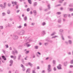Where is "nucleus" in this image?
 <instances>
[{"label": "nucleus", "instance_id": "nucleus-1", "mask_svg": "<svg viewBox=\"0 0 73 73\" xmlns=\"http://www.w3.org/2000/svg\"><path fill=\"white\" fill-rule=\"evenodd\" d=\"M25 33V31L24 30H22L18 32L17 34L18 35L20 36L21 35H24Z\"/></svg>", "mask_w": 73, "mask_h": 73}, {"label": "nucleus", "instance_id": "nucleus-2", "mask_svg": "<svg viewBox=\"0 0 73 73\" xmlns=\"http://www.w3.org/2000/svg\"><path fill=\"white\" fill-rule=\"evenodd\" d=\"M14 51H13L12 52V53L15 56V53H17V54H18V51L15 48H14Z\"/></svg>", "mask_w": 73, "mask_h": 73}, {"label": "nucleus", "instance_id": "nucleus-3", "mask_svg": "<svg viewBox=\"0 0 73 73\" xmlns=\"http://www.w3.org/2000/svg\"><path fill=\"white\" fill-rule=\"evenodd\" d=\"M25 41L26 42H27V44H29V43H30L29 42H31V41H32V39H27V40H25Z\"/></svg>", "mask_w": 73, "mask_h": 73}, {"label": "nucleus", "instance_id": "nucleus-4", "mask_svg": "<svg viewBox=\"0 0 73 73\" xmlns=\"http://www.w3.org/2000/svg\"><path fill=\"white\" fill-rule=\"evenodd\" d=\"M48 68H47V70H48V72H49L51 71V65L49 64L48 66Z\"/></svg>", "mask_w": 73, "mask_h": 73}, {"label": "nucleus", "instance_id": "nucleus-5", "mask_svg": "<svg viewBox=\"0 0 73 73\" xmlns=\"http://www.w3.org/2000/svg\"><path fill=\"white\" fill-rule=\"evenodd\" d=\"M14 40H17L19 38V36L17 35H15L13 37Z\"/></svg>", "mask_w": 73, "mask_h": 73}, {"label": "nucleus", "instance_id": "nucleus-6", "mask_svg": "<svg viewBox=\"0 0 73 73\" xmlns=\"http://www.w3.org/2000/svg\"><path fill=\"white\" fill-rule=\"evenodd\" d=\"M5 26L6 27H12V25L11 24L8 23Z\"/></svg>", "mask_w": 73, "mask_h": 73}, {"label": "nucleus", "instance_id": "nucleus-7", "mask_svg": "<svg viewBox=\"0 0 73 73\" xmlns=\"http://www.w3.org/2000/svg\"><path fill=\"white\" fill-rule=\"evenodd\" d=\"M57 68L58 69H61V65L59 64L58 66H57Z\"/></svg>", "mask_w": 73, "mask_h": 73}, {"label": "nucleus", "instance_id": "nucleus-8", "mask_svg": "<svg viewBox=\"0 0 73 73\" xmlns=\"http://www.w3.org/2000/svg\"><path fill=\"white\" fill-rule=\"evenodd\" d=\"M33 12L34 14V16H36V15H37V12H36V11L34 10L33 11Z\"/></svg>", "mask_w": 73, "mask_h": 73}, {"label": "nucleus", "instance_id": "nucleus-9", "mask_svg": "<svg viewBox=\"0 0 73 73\" xmlns=\"http://www.w3.org/2000/svg\"><path fill=\"white\" fill-rule=\"evenodd\" d=\"M7 3L6 2H5L4 3V5L3 6V7L2 8V9H4L5 8V7H6V4Z\"/></svg>", "mask_w": 73, "mask_h": 73}, {"label": "nucleus", "instance_id": "nucleus-10", "mask_svg": "<svg viewBox=\"0 0 73 73\" xmlns=\"http://www.w3.org/2000/svg\"><path fill=\"white\" fill-rule=\"evenodd\" d=\"M46 41H48V42H50V43H52V40H48V39H47V38L46 39Z\"/></svg>", "mask_w": 73, "mask_h": 73}, {"label": "nucleus", "instance_id": "nucleus-11", "mask_svg": "<svg viewBox=\"0 0 73 73\" xmlns=\"http://www.w3.org/2000/svg\"><path fill=\"white\" fill-rule=\"evenodd\" d=\"M24 19L25 21H27V16L25 17L24 18Z\"/></svg>", "mask_w": 73, "mask_h": 73}, {"label": "nucleus", "instance_id": "nucleus-12", "mask_svg": "<svg viewBox=\"0 0 73 73\" xmlns=\"http://www.w3.org/2000/svg\"><path fill=\"white\" fill-rule=\"evenodd\" d=\"M30 69L29 68L27 69L26 71L27 73H30Z\"/></svg>", "mask_w": 73, "mask_h": 73}, {"label": "nucleus", "instance_id": "nucleus-13", "mask_svg": "<svg viewBox=\"0 0 73 73\" xmlns=\"http://www.w3.org/2000/svg\"><path fill=\"white\" fill-rule=\"evenodd\" d=\"M12 4H15V5H17V2L16 1H15L14 2V1H12Z\"/></svg>", "mask_w": 73, "mask_h": 73}, {"label": "nucleus", "instance_id": "nucleus-14", "mask_svg": "<svg viewBox=\"0 0 73 73\" xmlns=\"http://www.w3.org/2000/svg\"><path fill=\"white\" fill-rule=\"evenodd\" d=\"M64 65L66 66V65H67V64H68V62H64Z\"/></svg>", "mask_w": 73, "mask_h": 73}, {"label": "nucleus", "instance_id": "nucleus-15", "mask_svg": "<svg viewBox=\"0 0 73 73\" xmlns=\"http://www.w3.org/2000/svg\"><path fill=\"white\" fill-rule=\"evenodd\" d=\"M58 23H61V18L59 19L58 21Z\"/></svg>", "mask_w": 73, "mask_h": 73}, {"label": "nucleus", "instance_id": "nucleus-16", "mask_svg": "<svg viewBox=\"0 0 73 73\" xmlns=\"http://www.w3.org/2000/svg\"><path fill=\"white\" fill-rule=\"evenodd\" d=\"M7 14H8V15H9V14H10V13H11V11H10V10H8L7 11Z\"/></svg>", "mask_w": 73, "mask_h": 73}, {"label": "nucleus", "instance_id": "nucleus-17", "mask_svg": "<svg viewBox=\"0 0 73 73\" xmlns=\"http://www.w3.org/2000/svg\"><path fill=\"white\" fill-rule=\"evenodd\" d=\"M28 43H27V42H26V43H25V44H26V45L27 46V47H29V46H31V45L30 44H28Z\"/></svg>", "mask_w": 73, "mask_h": 73}, {"label": "nucleus", "instance_id": "nucleus-18", "mask_svg": "<svg viewBox=\"0 0 73 73\" xmlns=\"http://www.w3.org/2000/svg\"><path fill=\"white\" fill-rule=\"evenodd\" d=\"M21 55L20 54H19L18 56V60H20V58H21Z\"/></svg>", "mask_w": 73, "mask_h": 73}, {"label": "nucleus", "instance_id": "nucleus-19", "mask_svg": "<svg viewBox=\"0 0 73 73\" xmlns=\"http://www.w3.org/2000/svg\"><path fill=\"white\" fill-rule=\"evenodd\" d=\"M2 58H3V59H4V60L5 61L6 60V58H5V56H2Z\"/></svg>", "mask_w": 73, "mask_h": 73}, {"label": "nucleus", "instance_id": "nucleus-20", "mask_svg": "<svg viewBox=\"0 0 73 73\" xmlns=\"http://www.w3.org/2000/svg\"><path fill=\"white\" fill-rule=\"evenodd\" d=\"M13 60H11L10 61V63L11 64H13Z\"/></svg>", "mask_w": 73, "mask_h": 73}, {"label": "nucleus", "instance_id": "nucleus-21", "mask_svg": "<svg viewBox=\"0 0 73 73\" xmlns=\"http://www.w3.org/2000/svg\"><path fill=\"white\" fill-rule=\"evenodd\" d=\"M29 65L31 67L32 66V65H33V64H32L31 62L29 63Z\"/></svg>", "mask_w": 73, "mask_h": 73}, {"label": "nucleus", "instance_id": "nucleus-22", "mask_svg": "<svg viewBox=\"0 0 73 73\" xmlns=\"http://www.w3.org/2000/svg\"><path fill=\"white\" fill-rule=\"evenodd\" d=\"M2 15L3 16H5V15H6V14L5 13L3 12L2 13Z\"/></svg>", "mask_w": 73, "mask_h": 73}, {"label": "nucleus", "instance_id": "nucleus-23", "mask_svg": "<svg viewBox=\"0 0 73 73\" xmlns=\"http://www.w3.org/2000/svg\"><path fill=\"white\" fill-rule=\"evenodd\" d=\"M28 1L29 4H32V2H31V0H28Z\"/></svg>", "mask_w": 73, "mask_h": 73}, {"label": "nucleus", "instance_id": "nucleus-24", "mask_svg": "<svg viewBox=\"0 0 73 73\" xmlns=\"http://www.w3.org/2000/svg\"><path fill=\"white\" fill-rule=\"evenodd\" d=\"M22 27V26L21 25H20L19 26L17 27V28H19V29H20L21 28V27Z\"/></svg>", "mask_w": 73, "mask_h": 73}, {"label": "nucleus", "instance_id": "nucleus-25", "mask_svg": "<svg viewBox=\"0 0 73 73\" xmlns=\"http://www.w3.org/2000/svg\"><path fill=\"white\" fill-rule=\"evenodd\" d=\"M56 32H54V33H53L51 35V36H53V35H55V34H56Z\"/></svg>", "mask_w": 73, "mask_h": 73}, {"label": "nucleus", "instance_id": "nucleus-26", "mask_svg": "<svg viewBox=\"0 0 73 73\" xmlns=\"http://www.w3.org/2000/svg\"><path fill=\"white\" fill-rule=\"evenodd\" d=\"M63 1H64V0H60L59 1V3H62Z\"/></svg>", "mask_w": 73, "mask_h": 73}, {"label": "nucleus", "instance_id": "nucleus-27", "mask_svg": "<svg viewBox=\"0 0 73 73\" xmlns=\"http://www.w3.org/2000/svg\"><path fill=\"white\" fill-rule=\"evenodd\" d=\"M48 44H49V43L48 42L45 43H44L45 46H47Z\"/></svg>", "mask_w": 73, "mask_h": 73}, {"label": "nucleus", "instance_id": "nucleus-28", "mask_svg": "<svg viewBox=\"0 0 73 73\" xmlns=\"http://www.w3.org/2000/svg\"><path fill=\"white\" fill-rule=\"evenodd\" d=\"M68 42L70 44H72V40H68Z\"/></svg>", "mask_w": 73, "mask_h": 73}, {"label": "nucleus", "instance_id": "nucleus-29", "mask_svg": "<svg viewBox=\"0 0 73 73\" xmlns=\"http://www.w3.org/2000/svg\"><path fill=\"white\" fill-rule=\"evenodd\" d=\"M37 3L36 2H35L34 3V6H36V5H37Z\"/></svg>", "mask_w": 73, "mask_h": 73}, {"label": "nucleus", "instance_id": "nucleus-30", "mask_svg": "<svg viewBox=\"0 0 73 73\" xmlns=\"http://www.w3.org/2000/svg\"><path fill=\"white\" fill-rule=\"evenodd\" d=\"M64 18H66L67 17V15L66 14H64Z\"/></svg>", "mask_w": 73, "mask_h": 73}, {"label": "nucleus", "instance_id": "nucleus-31", "mask_svg": "<svg viewBox=\"0 0 73 73\" xmlns=\"http://www.w3.org/2000/svg\"><path fill=\"white\" fill-rule=\"evenodd\" d=\"M58 37V36H54L52 37V38H56V37Z\"/></svg>", "mask_w": 73, "mask_h": 73}, {"label": "nucleus", "instance_id": "nucleus-32", "mask_svg": "<svg viewBox=\"0 0 73 73\" xmlns=\"http://www.w3.org/2000/svg\"><path fill=\"white\" fill-rule=\"evenodd\" d=\"M48 9H50V5H48Z\"/></svg>", "mask_w": 73, "mask_h": 73}, {"label": "nucleus", "instance_id": "nucleus-33", "mask_svg": "<svg viewBox=\"0 0 73 73\" xmlns=\"http://www.w3.org/2000/svg\"><path fill=\"white\" fill-rule=\"evenodd\" d=\"M46 24V23H45V22H43V23H42V25H43V26H44V25H45Z\"/></svg>", "mask_w": 73, "mask_h": 73}, {"label": "nucleus", "instance_id": "nucleus-34", "mask_svg": "<svg viewBox=\"0 0 73 73\" xmlns=\"http://www.w3.org/2000/svg\"><path fill=\"white\" fill-rule=\"evenodd\" d=\"M35 48L36 49H37L38 48V46H35Z\"/></svg>", "mask_w": 73, "mask_h": 73}, {"label": "nucleus", "instance_id": "nucleus-35", "mask_svg": "<svg viewBox=\"0 0 73 73\" xmlns=\"http://www.w3.org/2000/svg\"><path fill=\"white\" fill-rule=\"evenodd\" d=\"M29 51H26V52H25V53L26 54H28L29 53Z\"/></svg>", "mask_w": 73, "mask_h": 73}, {"label": "nucleus", "instance_id": "nucleus-36", "mask_svg": "<svg viewBox=\"0 0 73 73\" xmlns=\"http://www.w3.org/2000/svg\"><path fill=\"white\" fill-rule=\"evenodd\" d=\"M67 16H68V17H69V18L71 17V15H70L69 14H67Z\"/></svg>", "mask_w": 73, "mask_h": 73}, {"label": "nucleus", "instance_id": "nucleus-37", "mask_svg": "<svg viewBox=\"0 0 73 73\" xmlns=\"http://www.w3.org/2000/svg\"><path fill=\"white\" fill-rule=\"evenodd\" d=\"M42 33L43 35H45V32L44 31H43L42 32Z\"/></svg>", "mask_w": 73, "mask_h": 73}, {"label": "nucleus", "instance_id": "nucleus-38", "mask_svg": "<svg viewBox=\"0 0 73 73\" xmlns=\"http://www.w3.org/2000/svg\"><path fill=\"white\" fill-rule=\"evenodd\" d=\"M3 26H0V29H3Z\"/></svg>", "mask_w": 73, "mask_h": 73}, {"label": "nucleus", "instance_id": "nucleus-39", "mask_svg": "<svg viewBox=\"0 0 73 73\" xmlns=\"http://www.w3.org/2000/svg\"><path fill=\"white\" fill-rule=\"evenodd\" d=\"M9 20L10 21H12L13 20V19L12 18H10L9 19Z\"/></svg>", "mask_w": 73, "mask_h": 73}, {"label": "nucleus", "instance_id": "nucleus-40", "mask_svg": "<svg viewBox=\"0 0 73 73\" xmlns=\"http://www.w3.org/2000/svg\"><path fill=\"white\" fill-rule=\"evenodd\" d=\"M61 13L60 12H58L56 14H57V15H60Z\"/></svg>", "mask_w": 73, "mask_h": 73}, {"label": "nucleus", "instance_id": "nucleus-41", "mask_svg": "<svg viewBox=\"0 0 73 73\" xmlns=\"http://www.w3.org/2000/svg\"><path fill=\"white\" fill-rule=\"evenodd\" d=\"M53 64H56V61L54 60H53Z\"/></svg>", "mask_w": 73, "mask_h": 73}, {"label": "nucleus", "instance_id": "nucleus-42", "mask_svg": "<svg viewBox=\"0 0 73 73\" xmlns=\"http://www.w3.org/2000/svg\"><path fill=\"white\" fill-rule=\"evenodd\" d=\"M19 12H20V10H17L16 11V13H19Z\"/></svg>", "mask_w": 73, "mask_h": 73}, {"label": "nucleus", "instance_id": "nucleus-43", "mask_svg": "<svg viewBox=\"0 0 73 73\" xmlns=\"http://www.w3.org/2000/svg\"><path fill=\"white\" fill-rule=\"evenodd\" d=\"M70 11L71 12H72V11H73V9H72V8L70 9Z\"/></svg>", "mask_w": 73, "mask_h": 73}, {"label": "nucleus", "instance_id": "nucleus-44", "mask_svg": "<svg viewBox=\"0 0 73 73\" xmlns=\"http://www.w3.org/2000/svg\"><path fill=\"white\" fill-rule=\"evenodd\" d=\"M19 5H17L16 6V9H18V8H19Z\"/></svg>", "mask_w": 73, "mask_h": 73}, {"label": "nucleus", "instance_id": "nucleus-45", "mask_svg": "<svg viewBox=\"0 0 73 73\" xmlns=\"http://www.w3.org/2000/svg\"><path fill=\"white\" fill-rule=\"evenodd\" d=\"M59 31L60 32H63V30L62 29H61Z\"/></svg>", "mask_w": 73, "mask_h": 73}, {"label": "nucleus", "instance_id": "nucleus-46", "mask_svg": "<svg viewBox=\"0 0 73 73\" xmlns=\"http://www.w3.org/2000/svg\"><path fill=\"white\" fill-rule=\"evenodd\" d=\"M22 70L23 71H25V67L23 68Z\"/></svg>", "mask_w": 73, "mask_h": 73}, {"label": "nucleus", "instance_id": "nucleus-47", "mask_svg": "<svg viewBox=\"0 0 73 73\" xmlns=\"http://www.w3.org/2000/svg\"><path fill=\"white\" fill-rule=\"evenodd\" d=\"M51 12V11H49L46 14L47 15H49V14H50V13Z\"/></svg>", "mask_w": 73, "mask_h": 73}, {"label": "nucleus", "instance_id": "nucleus-48", "mask_svg": "<svg viewBox=\"0 0 73 73\" xmlns=\"http://www.w3.org/2000/svg\"><path fill=\"white\" fill-rule=\"evenodd\" d=\"M29 11H30V9H29V8H28L27 9V12H29Z\"/></svg>", "mask_w": 73, "mask_h": 73}, {"label": "nucleus", "instance_id": "nucleus-49", "mask_svg": "<svg viewBox=\"0 0 73 73\" xmlns=\"http://www.w3.org/2000/svg\"><path fill=\"white\" fill-rule=\"evenodd\" d=\"M21 66L22 68H24V66H23L22 64H21Z\"/></svg>", "mask_w": 73, "mask_h": 73}, {"label": "nucleus", "instance_id": "nucleus-50", "mask_svg": "<svg viewBox=\"0 0 73 73\" xmlns=\"http://www.w3.org/2000/svg\"><path fill=\"white\" fill-rule=\"evenodd\" d=\"M5 46L6 47V48H8V44H6Z\"/></svg>", "mask_w": 73, "mask_h": 73}, {"label": "nucleus", "instance_id": "nucleus-51", "mask_svg": "<svg viewBox=\"0 0 73 73\" xmlns=\"http://www.w3.org/2000/svg\"><path fill=\"white\" fill-rule=\"evenodd\" d=\"M3 53H4V54H5L6 53H5V50H3Z\"/></svg>", "mask_w": 73, "mask_h": 73}, {"label": "nucleus", "instance_id": "nucleus-52", "mask_svg": "<svg viewBox=\"0 0 73 73\" xmlns=\"http://www.w3.org/2000/svg\"><path fill=\"white\" fill-rule=\"evenodd\" d=\"M32 73H36V72H35V70H32Z\"/></svg>", "mask_w": 73, "mask_h": 73}, {"label": "nucleus", "instance_id": "nucleus-53", "mask_svg": "<svg viewBox=\"0 0 73 73\" xmlns=\"http://www.w3.org/2000/svg\"><path fill=\"white\" fill-rule=\"evenodd\" d=\"M21 47H22V46H19L18 47V49H20V48Z\"/></svg>", "mask_w": 73, "mask_h": 73}, {"label": "nucleus", "instance_id": "nucleus-54", "mask_svg": "<svg viewBox=\"0 0 73 73\" xmlns=\"http://www.w3.org/2000/svg\"><path fill=\"white\" fill-rule=\"evenodd\" d=\"M58 28H60V27H61V25H58Z\"/></svg>", "mask_w": 73, "mask_h": 73}, {"label": "nucleus", "instance_id": "nucleus-55", "mask_svg": "<svg viewBox=\"0 0 73 73\" xmlns=\"http://www.w3.org/2000/svg\"><path fill=\"white\" fill-rule=\"evenodd\" d=\"M70 7H73V4H71L69 5Z\"/></svg>", "mask_w": 73, "mask_h": 73}, {"label": "nucleus", "instance_id": "nucleus-56", "mask_svg": "<svg viewBox=\"0 0 73 73\" xmlns=\"http://www.w3.org/2000/svg\"><path fill=\"white\" fill-rule=\"evenodd\" d=\"M66 4H67V3L66 2H65L64 3L63 5H64L65 6L66 5Z\"/></svg>", "mask_w": 73, "mask_h": 73}, {"label": "nucleus", "instance_id": "nucleus-57", "mask_svg": "<svg viewBox=\"0 0 73 73\" xmlns=\"http://www.w3.org/2000/svg\"><path fill=\"white\" fill-rule=\"evenodd\" d=\"M61 37L62 38V40H64V37H63V36H62H62Z\"/></svg>", "mask_w": 73, "mask_h": 73}, {"label": "nucleus", "instance_id": "nucleus-58", "mask_svg": "<svg viewBox=\"0 0 73 73\" xmlns=\"http://www.w3.org/2000/svg\"><path fill=\"white\" fill-rule=\"evenodd\" d=\"M54 71H56V67L54 68Z\"/></svg>", "mask_w": 73, "mask_h": 73}, {"label": "nucleus", "instance_id": "nucleus-59", "mask_svg": "<svg viewBox=\"0 0 73 73\" xmlns=\"http://www.w3.org/2000/svg\"><path fill=\"white\" fill-rule=\"evenodd\" d=\"M8 6H9V7H11V4L10 3H9L8 4Z\"/></svg>", "mask_w": 73, "mask_h": 73}, {"label": "nucleus", "instance_id": "nucleus-60", "mask_svg": "<svg viewBox=\"0 0 73 73\" xmlns=\"http://www.w3.org/2000/svg\"><path fill=\"white\" fill-rule=\"evenodd\" d=\"M60 5H55V7H57L58 6H60Z\"/></svg>", "mask_w": 73, "mask_h": 73}, {"label": "nucleus", "instance_id": "nucleus-61", "mask_svg": "<svg viewBox=\"0 0 73 73\" xmlns=\"http://www.w3.org/2000/svg\"><path fill=\"white\" fill-rule=\"evenodd\" d=\"M0 7H2V8L3 7V5H2V4H1Z\"/></svg>", "mask_w": 73, "mask_h": 73}, {"label": "nucleus", "instance_id": "nucleus-62", "mask_svg": "<svg viewBox=\"0 0 73 73\" xmlns=\"http://www.w3.org/2000/svg\"><path fill=\"white\" fill-rule=\"evenodd\" d=\"M27 23H25L24 24V26L25 27H26V26H27Z\"/></svg>", "mask_w": 73, "mask_h": 73}, {"label": "nucleus", "instance_id": "nucleus-63", "mask_svg": "<svg viewBox=\"0 0 73 73\" xmlns=\"http://www.w3.org/2000/svg\"><path fill=\"white\" fill-rule=\"evenodd\" d=\"M45 72V70H43V71L42 72V73H44Z\"/></svg>", "mask_w": 73, "mask_h": 73}, {"label": "nucleus", "instance_id": "nucleus-64", "mask_svg": "<svg viewBox=\"0 0 73 73\" xmlns=\"http://www.w3.org/2000/svg\"><path fill=\"white\" fill-rule=\"evenodd\" d=\"M35 25L34 23H32L31 24V25Z\"/></svg>", "mask_w": 73, "mask_h": 73}]
</instances>
